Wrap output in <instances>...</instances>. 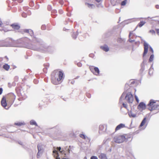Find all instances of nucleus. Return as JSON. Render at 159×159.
<instances>
[{
  "mask_svg": "<svg viewBox=\"0 0 159 159\" xmlns=\"http://www.w3.org/2000/svg\"><path fill=\"white\" fill-rule=\"evenodd\" d=\"M64 77L63 72L58 69L54 70L51 75V81L52 83L55 85L60 84Z\"/></svg>",
  "mask_w": 159,
  "mask_h": 159,
  "instance_id": "1",
  "label": "nucleus"
},
{
  "mask_svg": "<svg viewBox=\"0 0 159 159\" xmlns=\"http://www.w3.org/2000/svg\"><path fill=\"white\" fill-rule=\"evenodd\" d=\"M16 99V96L13 93H8L6 97L3 96L1 101V104L2 106L6 109H8L9 107H7V106L6 100L9 102L10 105H11L14 102Z\"/></svg>",
  "mask_w": 159,
  "mask_h": 159,
  "instance_id": "2",
  "label": "nucleus"
},
{
  "mask_svg": "<svg viewBox=\"0 0 159 159\" xmlns=\"http://www.w3.org/2000/svg\"><path fill=\"white\" fill-rule=\"evenodd\" d=\"M148 109L150 111L157 110L159 111V101L151 99L147 105Z\"/></svg>",
  "mask_w": 159,
  "mask_h": 159,
  "instance_id": "3",
  "label": "nucleus"
},
{
  "mask_svg": "<svg viewBox=\"0 0 159 159\" xmlns=\"http://www.w3.org/2000/svg\"><path fill=\"white\" fill-rule=\"evenodd\" d=\"M72 147L71 146H69V147L67 146L65 147L62 149L60 147H58L56 148H54L53 150L55 149L58 152H59L61 154L64 155V157H66V156L69 155L70 152L72 151Z\"/></svg>",
  "mask_w": 159,
  "mask_h": 159,
  "instance_id": "4",
  "label": "nucleus"
},
{
  "mask_svg": "<svg viewBox=\"0 0 159 159\" xmlns=\"http://www.w3.org/2000/svg\"><path fill=\"white\" fill-rule=\"evenodd\" d=\"M127 135H120L115 137L114 138V141L117 143H120L124 142L125 140H127L128 138H126Z\"/></svg>",
  "mask_w": 159,
  "mask_h": 159,
  "instance_id": "5",
  "label": "nucleus"
},
{
  "mask_svg": "<svg viewBox=\"0 0 159 159\" xmlns=\"http://www.w3.org/2000/svg\"><path fill=\"white\" fill-rule=\"evenodd\" d=\"M125 98L129 103H132L133 102V97L131 93H128L127 94Z\"/></svg>",
  "mask_w": 159,
  "mask_h": 159,
  "instance_id": "6",
  "label": "nucleus"
},
{
  "mask_svg": "<svg viewBox=\"0 0 159 159\" xmlns=\"http://www.w3.org/2000/svg\"><path fill=\"white\" fill-rule=\"evenodd\" d=\"M143 45L144 46V51L143 54V57L148 52V50L149 48V46L148 44L146 42H144L143 43Z\"/></svg>",
  "mask_w": 159,
  "mask_h": 159,
  "instance_id": "7",
  "label": "nucleus"
},
{
  "mask_svg": "<svg viewBox=\"0 0 159 159\" xmlns=\"http://www.w3.org/2000/svg\"><path fill=\"white\" fill-rule=\"evenodd\" d=\"M146 108V105L143 102L140 103L138 107V108L139 110H145Z\"/></svg>",
  "mask_w": 159,
  "mask_h": 159,
  "instance_id": "8",
  "label": "nucleus"
},
{
  "mask_svg": "<svg viewBox=\"0 0 159 159\" xmlns=\"http://www.w3.org/2000/svg\"><path fill=\"white\" fill-rule=\"evenodd\" d=\"M125 124H120L117 125L115 129V131L121 129L122 128L125 127Z\"/></svg>",
  "mask_w": 159,
  "mask_h": 159,
  "instance_id": "9",
  "label": "nucleus"
},
{
  "mask_svg": "<svg viewBox=\"0 0 159 159\" xmlns=\"http://www.w3.org/2000/svg\"><path fill=\"white\" fill-rule=\"evenodd\" d=\"M12 28L15 30H18L20 28V26L17 24L14 23L11 25Z\"/></svg>",
  "mask_w": 159,
  "mask_h": 159,
  "instance_id": "10",
  "label": "nucleus"
},
{
  "mask_svg": "<svg viewBox=\"0 0 159 159\" xmlns=\"http://www.w3.org/2000/svg\"><path fill=\"white\" fill-rule=\"evenodd\" d=\"M100 48L102 49L105 52H107L109 50V48L108 46L106 45H105L103 46H101Z\"/></svg>",
  "mask_w": 159,
  "mask_h": 159,
  "instance_id": "11",
  "label": "nucleus"
},
{
  "mask_svg": "<svg viewBox=\"0 0 159 159\" xmlns=\"http://www.w3.org/2000/svg\"><path fill=\"white\" fill-rule=\"evenodd\" d=\"M98 157L100 159H107L106 155L104 153H101L98 156Z\"/></svg>",
  "mask_w": 159,
  "mask_h": 159,
  "instance_id": "12",
  "label": "nucleus"
},
{
  "mask_svg": "<svg viewBox=\"0 0 159 159\" xmlns=\"http://www.w3.org/2000/svg\"><path fill=\"white\" fill-rule=\"evenodd\" d=\"M145 23V22L143 21H141L138 25L136 27V28L138 27H141L143 25H144Z\"/></svg>",
  "mask_w": 159,
  "mask_h": 159,
  "instance_id": "13",
  "label": "nucleus"
},
{
  "mask_svg": "<svg viewBox=\"0 0 159 159\" xmlns=\"http://www.w3.org/2000/svg\"><path fill=\"white\" fill-rule=\"evenodd\" d=\"M10 66L7 64H5L3 66V68L6 70H8L10 69Z\"/></svg>",
  "mask_w": 159,
  "mask_h": 159,
  "instance_id": "14",
  "label": "nucleus"
},
{
  "mask_svg": "<svg viewBox=\"0 0 159 159\" xmlns=\"http://www.w3.org/2000/svg\"><path fill=\"white\" fill-rule=\"evenodd\" d=\"M94 73L96 75H98L99 73V70L98 68L97 67H95L94 70Z\"/></svg>",
  "mask_w": 159,
  "mask_h": 159,
  "instance_id": "15",
  "label": "nucleus"
},
{
  "mask_svg": "<svg viewBox=\"0 0 159 159\" xmlns=\"http://www.w3.org/2000/svg\"><path fill=\"white\" fill-rule=\"evenodd\" d=\"M37 147L38 150V152L37 155V158H39L40 157V155L39 152L41 150V148H40V146L39 145H38L37 146Z\"/></svg>",
  "mask_w": 159,
  "mask_h": 159,
  "instance_id": "16",
  "label": "nucleus"
},
{
  "mask_svg": "<svg viewBox=\"0 0 159 159\" xmlns=\"http://www.w3.org/2000/svg\"><path fill=\"white\" fill-rule=\"evenodd\" d=\"M24 32L27 33H29L31 35L33 34V32L32 30L30 29H25L24 30Z\"/></svg>",
  "mask_w": 159,
  "mask_h": 159,
  "instance_id": "17",
  "label": "nucleus"
},
{
  "mask_svg": "<svg viewBox=\"0 0 159 159\" xmlns=\"http://www.w3.org/2000/svg\"><path fill=\"white\" fill-rule=\"evenodd\" d=\"M133 34V31H130L129 33V41L130 42H134V40H133L131 39V35Z\"/></svg>",
  "mask_w": 159,
  "mask_h": 159,
  "instance_id": "18",
  "label": "nucleus"
},
{
  "mask_svg": "<svg viewBox=\"0 0 159 159\" xmlns=\"http://www.w3.org/2000/svg\"><path fill=\"white\" fill-rule=\"evenodd\" d=\"M146 118H145L143 119L142 120V122H141V123L140 125V126L142 127L145 125V124L146 122Z\"/></svg>",
  "mask_w": 159,
  "mask_h": 159,
  "instance_id": "19",
  "label": "nucleus"
},
{
  "mask_svg": "<svg viewBox=\"0 0 159 159\" xmlns=\"http://www.w3.org/2000/svg\"><path fill=\"white\" fill-rule=\"evenodd\" d=\"M30 124L32 125H34L36 126H37V125L36 122L34 120H31L30 122Z\"/></svg>",
  "mask_w": 159,
  "mask_h": 159,
  "instance_id": "20",
  "label": "nucleus"
},
{
  "mask_svg": "<svg viewBox=\"0 0 159 159\" xmlns=\"http://www.w3.org/2000/svg\"><path fill=\"white\" fill-rule=\"evenodd\" d=\"M154 58V55L153 54L151 55L150 56V57L149 59V61L150 62H152L153 61Z\"/></svg>",
  "mask_w": 159,
  "mask_h": 159,
  "instance_id": "21",
  "label": "nucleus"
},
{
  "mask_svg": "<svg viewBox=\"0 0 159 159\" xmlns=\"http://www.w3.org/2000/svg\"><path fill=\"white\" fill-rule=\"evenodd\" d=\"M80 137L83 139H86V137L84 134H80L79 135Z\"/></svg>",
  "mask_w": 159,
  "mask_h": 159,
  "instance_id": "22",
  "label": "nucleus"
},
{
  "mask_svg": "<svg viewBox=\"0 0 159 159\" xmlns=\"http://www.w3.org/2000/svg\"><path fill=\"white\" fill-rule=\"evenodd\" d=\"M25 124L23 123L18 122L17 123H15V125L18 126H21L24 125Z\"/></svg>",
  "mask_w": 159,
  "mask_h": 159,
  "instance_id": "23",
  "label": "nucleus"
},
{
  "mask_svg": "<svg viewBox=\"0 0 159 159\" xmlns=\"http://www.w3.org/2000/svg\"><path fill=\"white\" fill-rule=\"evenodd\" d=\"M89 68L90 69V70L91 71L93 72V71L94 70L95 67L93 66H90L89 67Z\"/></svg>",
  "mask_w": 159,
  "mask_h": 159,
  "instance_id": "24",
  "label": "nucleus"
},
{
  "mask_svg": "<svg viewBox=\"0 0 159 159\" xmlns=\"http://www.w3.org/2000/svg\"><path fill=\"white\" fill-rule=\"evenodd\" d=\"M126 0L124 1L121 2V4L122 6H124L126 4Z\"/></svg>",
  "mask_w": 159,
  "mask_h": 159,
  "instance_id": "25",
  "label": "nucleus"
},
{
  "mask_svg": "<svg viewBox=\"0 0 159 159\" xmlns=\"http://www.w3.org/2000/svg\"><path fill=\"white\" fill-rule=\"evenodd\" d=\"M104 128V127L103 125H100L99 127V129L100 130H102Z\"/></svg>",
  "mask_w": 159,
  "mask_h": 159,
  "instance_id": "26",
  "label": "nucleus"
},
{
  "mask_svg": "<svg viewBox=\"0 0 159 159\" xmlns=\"http://www.w3.org/2000/svg\"><path fill=\"white\" fill-rule=\"evenodd\" d=\"M150 33H151L152 34H155V32L154 30H150L149 31Z\"/></svg>",
  "mask_w": 159,
  "mask_h": 159,
  "instance_id": "27",
  "label": "nucleus"
},
{
  "mask_svg": "<svg viewBox=\"0 0 159 159\" xmlns=\"http://www.w3.org/2000/svg\"><path fill=\"white\" fill-rule=\"evenodd\" d=\"M134 97H135V100H136V102L138 103H139V100L137 96L136 95H135Z\"/></svg>",
  "mask_w": 159,
  "mask_h": 159,
  "instance_id": "28",
  "label": "nucleus"
},
{
  "mask_svg": "<svg viewBox=\"0 0 159 159\" xmlns=\"http://www.w3.org/2000/svg\"><path fill=\"white\" fill-rule=\"evenodd\" d=\"M22 16L24 17H26L27 16V15L25 13H23L22 14Z\"/></svg>",
  "mask_w": 159,
  "mask_h": 159,
  "instance_id": "29",
  "label": "nucleus"
},
{
  "mask_svg": "<svg viewBox=\"0 0 159 159\" xmlns=\"http://www.w3.org/2000/svg\"><path fill=\"white\" fill-rule=\"evenodd\" d=\"M90 159H98V158L96 156H92L91 157Z\"/></svg>",
  "mask_w": 159,
  "mask_h": 159,
  "instance_id": "30",
  "label": "nucleus"
},
{
  "mask_svg": "<svg viewBox=\"0 0 159 159\" xmlns=\"http://www.w3.org/2000/svg\"><path fill=\"white\" fill-rule=\"evenodd\" d=\"M123 106L125 108L127 109V105L126 104H125L124 103H123Z\"/></svg>",
  "mask_w": 159,
  "mask_h": 159,
  "instance_id": "31",
  "label": "nucleus"
},
{
  "mask_svg": "<svg viewBox=\"0 0 159 159\" xmlns=\"http://www.w3.org/2000/svg\"><path fill=\"white\" fill-rule=\"evenodd\" d=\"M86 4L89 7H90L93 5V4H91L88 3H86Z\"/></svg>",
  "mask_w": 159,
  "mask_h": 159,
  "instance_id": "32",
  "label": "nucleus"
},
{
  "mask_svg": "<svg viewBox=\"0 0 159 159\" xmlns=\"http://www.w3.org/2000/svg\"><path fill=\"white\" fill-rule=\"evenodd\" d=\"M149 50L152 53H153V51L152 49V48L151 47H149Z\"/></svg>",
  "mask_w": 159,
  "mask_h": 159,
  "instance_id": "33",
  "label": "nucleus"
},
{
  "mask_svg": "<svg viewBox=\"0 0 159 159\" xmlns=\"http://www.w3.org/2000/svg\"><path fill=\"white\" fill-rule=\"evenodd\" d=\"M77 65L79 67H81L82 66V64L80 62H79L77 64Z\"/></svg>",
  "mask_w": 159,
  "mask_h": 159,
  "instance_id": "34",
  "label": "nucleus"
},
{
  "mask_svg": "<svg viewBox=\"0 0 159 159\" xmlns=\"http://www.w3.org/2000/svg\"><path fill=\"white\" fill-rule=\"evenodd\" d=\"M156 31L157 34L159 35V29H156Z\"/></svg>",
  "mask_w": 159,
  "mask_h": 159,
  "instance_id": "35",
  "label": "nucleus"
},
{
  "mask_svg": "<svg viewBox=\"0 0 159 159\" xmlns=\"http://www.w3.org/2000/svg\"><path fill=\"white\" fill-rule=\"evenodd\" d=\"M3 92V89L2 88H0V95H1Z\"/></svg>",
  "mask_w": 159,
  "mask_h": 159,
  "instance_id": "36",
  "label": "nucleus"
},
{
  "mask_svg": "<svg viewBox=\"0 0 159 159\" xmlns=\"http://www.w3.org/2000/svg\"><path fill=\"white\" fill-rule=\"evenodd\" d=\"M86 95L89 98L91 97V95L89 93H87L86 94Z\"/></svg>",
  "mask_w": 159,
  "mask_h": 159,
  "instance_id": "37",
  "label": "nucleus"
},
{
  "mask_svg": "<svg viewBox=\"0 0 159 159\" xmlns=\"http://www.w3.org/2000/svg\"><path fill=\"white\" fill-rule=\"evenodd\" d=\"M17 1L19 3H21L23 1V0H17Z\"/></svg>",
  "mask_w": 159,
  "mask_h": 159,
  "instance_id": "38",
  "label": "nucleus"
},
{
  "mask_svg": "<svg viewBox=\"0 0 159 159\" xmlns=\"http://www.w3.org/2000/svg\"><path fill=\"white\" fill-rule=\"evenodd\" d=\"M4 58L6 59V60H7V61H8V57L7 56H5L4 57Z\"/></svg>",
  "mask_w": 159,
  "mask_h": 159,
  "instance_id": "39",
  "label": "nucleus"
},
{
  "mask_svg": "<svg viewBox=\"0 0 159 159\" xmlns=\"http://www.w3.org/2000/svg\"><path fill=\"white\" fill-rule=\"evenodd\" d=\"M156 7L157 8V9H159V5H156Z\"/></svg>",
  "mask_w": 159,
  "mask_h": 159,
  "instance_id": "40",
  "label": "nucleus"
},
{
  "mask_svg": "<svg viewBox=\"0 0 159 159\" xmlns=\"http://www.w3.org/2000/svg\"><path fill=\"white\" fill-rule=\"evenodd\" d=\"M96 2H99L101 0H95Z\"/></svg>",
  "mask_w": 159,
  "mask_h": 159,
  "instance_id": "41",
  "label": "nucleus"
},
{
  "mask_svg": "<svg viewBox=\"0 0 159 159\" xmlns=\"http://www.w3.org/2000/svg\"><path fill=\"white\" fill-rule=\"evenodd\" d=\"M3 60V58L2 57H0V61H1Z\"/></svg>",
  "mask_w": 159,
  "mask_h": 159,
  "instance_id": "42",
  "label": "nucleus"
},
{
  "mask_svg": "<svg viewBox=\"0 0 159 159\" xmlns=\"http://www.w3.org/2000/svg\"><path fill=\"white\" fill-rule=\"evenodd\" d=\"M2 24V23L1 21L0 20V26H1V25Z\"/></svg>",
  "mask_w": 159,
  "mask_h": 159,
  "instance_id": "43",
  "label": "nucleus"
},
{
  "mask_svg": "<svg viewBox=\"0 0 159 159\" xmlns=\"http://www.w3.org/2000/svg\"><path fill=\"white\" fill-rule=\"evenodd\" d=\"M44 26H42V27H41V28L42 29H43V28H44Z\"/></svg>",
  "mask_w": 159,
  "mask_h": 159,
  "instance_id": "44",
  "label": "nucleus"
},
{
  "mask_svg": "<svg viewBox=\"0 0 159 159\" xmlns=\"http://www.w3.org/2000/svg\"><path fill=\"white\" fill-rule=\"evenodd\" d=\"M144 70V69H141V70H140L141 71H143Z\"/></svg>",
  "mask_w": 159,
  "mask_h": 159,
  "instance_id": "45",
  "label": "nucleus"
},
{
  "mask_svg": "<svg viewBox=\"0 0 159 159\" xmlns=\"http://www.w3.org/2000/svg\"><path fill=\"white\" fill-rule=\"evenodd\" d=\"M16 0H12V1H16Z\"/></svg>",
  "mask_w": 159,
  "mask_h": 159,
  "instance_id": "46",
  "label": "nucleus"
},
{
  "mask_svg": "<svg viewBox=\"0 0 159 159\" xmlns=\"http://www.w3.org/2000/svg\"><path fill=\"white\" fill-rule=\"evenodd\" d=\"M77 77L79 78V76H78V77Z\"/></svg>",
  "mask_w": 159,
  "mask_h": 159,
  "instance_id": "47",
  "label": "nucleus"
}]
</instances>
